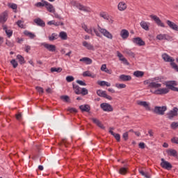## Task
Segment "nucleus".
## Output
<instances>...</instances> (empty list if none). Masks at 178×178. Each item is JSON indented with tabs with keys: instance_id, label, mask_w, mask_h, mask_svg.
Segmentation results:
<instances>
[{
	"instance_id": "nucleus-31",
	"label": "nucleus",
	"mask_w": 178,
	"mask_h": 178,
	"mask_svg": "<svg viewBox=\"0 0 178 178\" xmlns=\"http://www.w3.org/2000/svg\"><path fill=\"white\" fill-rule=\"evenodd\" d=\"M134 76H135V77H143L144 76V72L143 71H135L134 72Z\"/></svg>"
},
{
	"instance_id": "nucleus-30",
	"label": "nucleus",
	"mask_w": 178,
	"mask_h": 178,
	"mask_svg": "<svg viewBox=\"0 0 178 178\" xmlns=\"http://www.w3.org/2000/svg\"><path fill=\"white\" fill-rule=\"evenodd\" d=\"M166 87H168V90H172V88L170 87V86L172 87H175L174 86H177V83L176 82V81H171L169 82V83H166Z\"/></svg>"
},
{
	"instance_id": "nucleus-17",
	"label": "nucleus",
	"mask_w": 178,
	"mask_h": 178,
	"mask_svg": "<svg viewBox=\"0 0 178 178\" xmlns=\"http://www.w3.org/2000/svg\"><path fill=\"white\" fill-rule=\"evenodd\" d=\"M79 109L81 112L90 113V111H91V106L88 104L81 105L79 106Z\"/></svg>"
},
{
	"instance_id": "nucleus-1",
	"label": "nucleus",
	"mask_w": 178,
	"mask_h": 178,
	"mask_svg": "<svg viewBox=\"0 0 178 178\" xmlns=\"http://www.w3.org/2000/svg\"><path fill=\"white\" fill-rule=\"evenodd\" d=\"M143 84L145 86H147L148 88H161L162 87V84L158 83L156 82H154V79H147L143 81Z\"/></svg>"
},
{
	"instance_id": "nucleus-64",
	"label": "nucleus",
	"mask_w": 178,
	"mask_h": 178,
	"mask_svg": "<svg viewBox=\"0 0 178 178\" xmlns=\"http://www.w3.org/2000/svg\"><path fill=\"white\" fill-rule=\"evenodd\" d=\"M170 87H171L172 91H176L177 92H178V88H176V87L172 86H170Z\"/></svg>"
},
{
	"instance_id": "nucleus-53",
	"label": "nucleus",
	"mask_w": 178,
	"mask_h": 178,
	"mask_svg": "<svg viewBox=\"0 0 178 178\" xmlns=\"http://www.w3.org/2000/svg\"><path fill=\"white\" fill-rule=\"evenodd\" d=\"M6 44L8 45V47H9L10 48H13V47H14V44L13 42L9 41V40H6Z\"/></svg>"
},
{
	"instance_id": "nucleus-32",
	"label": "nucleus",
	"mask_w": 178,
	"mask_h": 178,
	"mask_svg": "<svg viewBox=\"0 0 178 178\" xmlns=\"http://www.w3.org/2000/svg\"><path fill=\"white\" fill-rule=\"evenodd\" d=\"M17 59H18L19 63H20V65H23V64L26 63V60H24V57L22 56V55L18 54L17 56Z\"/></svg>"
},
{
	"instance_id": "nucleus-50",
	"label": "nucleus",
	"mask_w": 178,
	"mask_h": 178,
	"mask_svg": "<svg viewBox=\"0 0 178 178\" xmlns=\"http://www.w3.org/2000/svg\"><path fill=\"white\" fill-rule=\"evenodd\" d=\"M68 112H70V113H77V109L74 108H68L67 110Z\"/></svg>"
},
{
	"instance_id": "nucleus-27",
	"label": "nucleus",
	"mask_w": 178,
	"mask_h": 178,
	"mask_svg": "<svg viewBox=\"0 0 178 178\" xmlns=\"http://www.w3.org/2000/svg\"><path fill=\"white\" fill-rule=\"evenodd\" d=\"M83 45L85 47V48L89 49V51H94V46L88 43L87 41H83Z\"/></svg>"
},
{
	"instance_id": "nucleus-44",
	"label": "nucleus",
	"mask_w": 178,
	"mask_h": 178,
	"mask_svg": "<svg viewBox=\"0 0 178 178\" xmlns=\"http://www.w3.org/2000/svg\"><path fill=\"white\" fill-rule=\"evenodd\" d=\"M170 127L173 130H176V129H177L178 127V122H172V124H170Z\"/></svg>"
},
{
	"instance_id": "nucleus-21",
	"label": "nucleus",
	"mask_w": 178,
	"mask_h": 178,
	"mask_svg": "<svg viewBox=\"0 0 178 178\" xmlns=\"http://www.w3.org/2000/svg\"><path fill=\"white\" fill-rule=\"evenodd\" d=\"M34 23L39 26L40 27H45V22L41 18H37L34 19Z\"/></svg>"
},
{
	"instance_id": "nucleus-18",
	"label": "nucleus",
	"mask_w": 178,
	"mask_h": 178,
	"mask_svg": "<svg viewBox=\"0 0 178 178\" xmlns=\"http://www.w3.org/2000/svg\"><path fill=\"white\" fill-rule=\"evenodd\" d=\"M45 3V8L46 9H47L48 12H49L50 13H55V8L54 7V6L49 3L47 2H44Z\"/></svg>"
},
{
	"instance_id": "nucleus-36",
	"label": "nucleus",
	"mask_w": 178,
	"mask_h": 178,
	"mask_svg": "<svg viewBox=\"0 0 178 178\" xmlns=\"http://www.w3.org/2000/svg\"><path fill=\"white\" fill-rule=\"evenodd\" d=\"M60 98L62 101H64V102H70V97L67 95H61Z\"/></svg>"
},
{
	"instance_id": "nucleus-28",
	"label": "nucleus",
	"mask_w": 178,
	"mask_h": 178,
	"mask_svg": "<svg viewBox=\"0 0 178 178\" xmlns=\"http://www.w3.org/2000/svg\"><path fill=\"white\" fill-rule=\"evenodd\" d=\"M140 27H142V29H143V30H145L146 31H148L149 30V26L145 21L140 22Z\"/></svg>"
},
{
	"instance_id": "nucleus-55",
	"label": "nucleus",
	"mask_w": 178,
	"mask_h": 178,
	"mask_svg": "<svg viewBox=\"0 0 178 178\" xmlns=\"http://www.w3.org/2000/svg\"><path fill=\"white\" fill-rule=\"evenodd\" d=\"M171 143H172V144H178V138L177 137H173L171 139Z\"/></svg>"
},
{
	"instance_id": "nucleus-12",
	"label": "nucleus",
	"mask_w": 178,
	"mask_h": 178,
	"mask_svg": "<svg viewBox=\"0 0 178 178\" xmlns=\"http://www.w3.org/2000/svg\"><path fill=\"white\" fill-rule=\"evenodd\" d=\"M46 49H48L49 52H55L56 51V46L55 44H49L48 43H43L42 44Z\"/></svg>"
},
{
	"instance_id": "nucleus-61",
	"label": "nucleus",
	"mask_w": 178,
	"mask_h": 178,
	"mask_svg": "<svg viewBox=\"0 0 178 178\" xmlns=\"http://www.w3.org/2000/svg\"><path fill=\"white\" fill-rule=\"evenodd\" d=\"M22 115L21 113H19L15 115V117H16L17 120H20L21 118H22Z\"/></svg>"
},
{
	"instance_id": "nucleus-34",
	"label": "nucleus",
	"mask_w": 178,
	"mask_h": 178,
	"mask_svg": "<svg viewBox=\"0 0 178 178\" xmlns=\"http://www.w3.org/2000/svg\"><path fill=\"white\" fill-rule=\"evenodd\" d=\"M59 37L61 40H67V33L65 31H62L59 33Z\"/></svg>"
},
{
	"instance_id": "nucleus-56",
	"label": "nucleus",
	"mask_w": 178,
	"mask_h": 178,
	"mask_svg": "<svg viewBox=\"0 0 178 178\" xmlns=\"http://www.w3.org/2000/svg\"><path fill=\"white\" fill-rule=\"evenodd\" d=\"M76 83L77 84H79V86H87V83L81 80H76Z\"/></svg>"
},
{
	"instance_id": "nucleus-41",
	"label": "nucleus",
	"mask_w": 178,
	"mask_h": 178,
	"mask_svg": "<svg viewBox=\"0 0 178 178\" xmlns=\"http://www.w3.org/2000/svg\"><path fill=\"white\" fill-rule=\"evenodd\" d=\"M58 35L56 33H52L51 36H49V41H55V40H58Z\"/></svg>"
},
{
	"instance_id": "nucleus-22",
	"label": "nucleus",
	"mask_w": 178,
	"mask_h": 178,
	"mask_svg": "<svg viewBox=\"0 0 178 178\" xmlns=\"http://www.w3.org/2000/svg\"><path fill=\"white\" fill-rule=\"evenodd\" d=\"M119 79L120 80V81H130V80H131V76L121 74L119 76Z\"/></svg>"
},
{
	"instance_id": "nucleus-5",
	"label": "nucleus",
	"mask_w": 178,
	"mask_h": 178,
	"mask_svg": "<svg viewBox=\"0 0 178 178\" xmlns=\"http://www.w3.org/2000/svg\"><path fill=\"white\" fill-rule=\"evenodd\" d=\"M97 29L99 33H101V34H103V35L106 38H108V40H112V38H113V35H112V33L108 31V30H106V29L102 28L99 25H97Z\"/></svg>"
},
{
	"instance_id": "nucleus-19",
	"label": "nucleus",
	"mask_w": 178,
	"mask_h": 178,
	"mask_svg": "<svg viewBox=\"0 0 178 178\" xmlns=\"http://www.w3.org/2000/svg\"><path fill=\"white\" fill-rule=\"evenodd\" d=\"M162 58L163 59L164 62H171V63L175 62V59L170 57V56L166 53L162 54Z\"/></svg>"
},
{
	"instance_id": "nucleus-45",
	"label": "nucleus",
	"mask_w": 178,
	"mask_h": 178,
	"mask_svg": "<svg viewBox=\"0 0 178 178\" xmlns=\"http://www.w3.org/2000/svg\"><path fill=\"white\" fill-rule=\"evenodd\" d=\"M66 81H67V83H72V81H74V77H73V76H67L66 77Z\"/></svg>"
},
{
	"instance_id": "nucleus-43",
	"label": "nucleus",
	"mask_w": 178,
	"mask_h": 178,
	"mask_svg": "<svg viewBox=\"0 0 178 178\" xmlns=\"http://www.w3.org/2000/svg\"><path fill=\"white\" fill-rule=\"evenodd\" d=\"M11 65H13V67H14V69H16V67H17V66L19 65V64L17 63V61H16V60L13 59L10 61Z\"/></svg>"
},
{
	"instance_id": "nucleus-33",
	"label": "nucleus",
	"mask_w": 178,
	"mask_h": 178,
	"mask_svg": "<svg viewBox=\"0 0 178 178\" xmlns=\"http://www.w3.org/2000/svg\"><path fill=\"white\" fill-rule=\"evenodd\" d=\"M45 2L47 1H46L45 0H42L41 2L36 3L35 4V6H36L37 8H42L44 6H46Z\"/></svg>"
},
{
	"instance_id": "nucleus-48",
	"label": "nucleus",
	"mask_w": 178,
	"mask_h": 178,
	"mask_svg": "<svg viewBox=\"0 0 178 178\" xmlns=\"http://www.w3.org/2000/svg\"><path fill=\"white\" fill-rule=\"evenodd\" d=\"M156 39L159 40V41H162V40H165V34L157 35Z\"/></svg>"
},
{
	"instance_id": "nucleus-60",
	"label": "nucleus",
	"mask_w": 178,
	"mask_h": 178,
	"mask_svg": "<svg viewBox=\"0 0 178 178\" xmlns=\"http://www.w3.org/2000/svg\"><path fill=\"white\" fill-rule=\"evenodd\" d=\"M139 148H141V149H144L145 148V143L141 142L138 144Z\"/></svg>"
},
{
	"instance_id": "nucleus-57",
	"label": "nucleus",
	"mask_w": 178,
	"mask_h": 178,
	"mask_svg": "<svg viewBox=\"0 0 178 178\" xmlns=\"http://www.w3.org/2000/svg\"><path fill=\"white\" fill-rule=\"evenodd\" d=\"M22 23H23V22H22V20H18L17 22V24L18 25V27H20V29H23V27H24V26Z\"/></svg>"
},
{
	"instance_id": "nucleus-42",
	"label": "nucleus",
	"mask_w": 178,
	"mask_h": 178,
	"mask_svg": "<svg viewBox=\"0 0 178 178\" xmlns=\"http://www.w3.org/2000/svg\"><path fill=\"white\" fill-rule=\"evenodd\" d=\"M119 173H120V175H126V173H127V168L124 167L121 168L119 170Z\"/></svg>"
},
{
	"instance_id": "nucleus-6",
	"label": "nucleus",
	"mask_w": 178,
	"mask_h": 178,
	"mask_svg": "<svg viewBox=\"0 0 178 178\" xmlns=\"http://www.w3.org/2000/svg\"><path fill=\"white\" fill-rule=\"evenodd\" d=\"M150 92H152V94H155L156 95H163L169 92V88H159L154 91L152 90V89H151Z\"/></svg>"
},
{
	"instance_id": "nucleus-25",
	"label": "nucleus",
	"mask_w": 178,
	"mask_h": 178,
	"mask_svg": "<svg viewBox=\"0 0 178 178\" xmlns=\"http://www.w3.org/2000/svg\"><path fill=\"white\" fill-rule=\"evenodd\" d=\"M117 56H118L120 60H122V62H123L125 65H129V61H127L126 58L123 57V54L119 51H117Z\"/></svg>"
},
{
	"instance_id": "nucleus-13",
	"label": "nucleus",
	"mask_w": 178,
	"mask_h": 178,
	"mask_svg": "<svg viewBox=\"0 0 178 178\" xmlns=\"http://www.w3.org/2000/svg\"><path fill=\"white\" fill-rule=\"evenodd\" d=\"M6 20H8V11H4L0 14V23L3 24L6 23Z\"/></svg>"
},
{
	"instance_id": "nucleus-54",
	"label": "nucleus",
	"mask_w": 178,
	"mask_h": 178,
	"mask_svg": "<svg viewBox=\"0 0 178 178\" xmlns=\"http://www.w3.org/2000/svg\"><path fill=\"white\" fill-rule=\"evenodd\" d=\"M122 137H123L124 141H127V140H129V133H127V132L124 133L122 135Z\"/></svg>"
},
{
	"instance_id": "nucleus-62",
	"label": "nucleus",
	"mask_w": 178,
	"mask_h": 178,
	"mask_svg": "<svg viewBox=\"0 0 178 178\" xmlns=\"http://www.w3.org/2000/svg\"><path fill=\"white\" fill-rule=\"evenodd\" d=\"M108 68H106V64H103L101 67V70L102 72H104Z\"/></svg>"
},
{
	"instance_id": "nucleus-7",
	"label": "nucleus",
	"mask_w": 178,
	"mask_h": 178,
	"mask_svg": "<svg viewBox=\"0 0 178 178\" xmlns=\"http://www.w3.org/2000/svg\"><path fill=\"white\" fill-rule=\"evenodd\" d=\"M161 166L163 168V169H166V170H170L172 168H173V165L169 162L165 160V159L162 158L161 159Z\"/></svg>"
},
{
	"instance_id": "nucleus-49",
	"label": "nucleus",
	"mask_w": 178,
	"mask_h": 178,
	"mask_svg": "<svg viewBox=\"0 0 178 178\" xmlns=\"http://www.w3.org/2000/svg\"><path fill=\"white\" fill-rule=\"evenodd\" d=\"M35 90L39 92L40 94H44V88L40 87V86H36Z\"/></svg>"
},
{
	"instance_id": "nucleus-38",
	"label": "nucleus",
	"mask_w": 178,
	"mask_h": 178,
	"mask_svg": "<svg viewBox=\"0 0 178 178\" xmlns=\"http://www.w3.org/2000/svg\"><path fill=\"white\" fill-rule=\"evenodd\" d=\"M50 71L51 73H54V72H56L57 73H60L62 72V67H51L50 69Z\"/></svg>"
},
{
	"instance_id": "nucleus-2",
	"label": "nucleus",
	"mask_w": 178,
	"mask_h": 178,
	"mask_svg": "<svg viewBox=\"0 0 178 178\" xmlns=\"http://www.w3.org/2000/svg\"><path fill=\"white\" fill-rule=\"evenodd\" d=\"M72 87L73 89L74 90L75 94H76V95H80V94H81V95H87L88 94V90H87V88H83L81 89V88H80V86H79L78 85H76L74 83L72 84Z\"/></svg>"
},
{
	"instance_id": "nucleus-29",
	"label": "nucleus",
	"mask_w": 178,
	"mask_h": 178,
	"mask_svg": "<svg viewBox=\"0 0 178 178\" xmlns=\"http://www.w3.org/2000/svg\"><path fill=\"white\" fill-rule=\"evenodd\" d=\"M79 60L80 62H85L86 65H91L92 63V60L88 57H83Z\"/></svg>"
},
{
	"instance_id": "nucleus-14",
	"label": "nucleus",
	"mask_w": 178,
	"mask_h": 178,
	"mask_svg": "<svg viewBox=\"0 0 178 178\" xmlns=\"http://www.w3.org/2000/svg\"><path fill=\"white\" fill-rule=\"evenodd\" d=\"M137 104L140 105V106H143L145 108L147 111H151V107H149V104L145 101H138Z\"/></svg>"
},
{
	"instance_id": "nucleus-4",
	"label": "nucleus",
	"mask_w": 178,
	"mask_h": 178,
	"mask_svg": "<svg viewBox=\"0 0 178 178\" xmlns=\"http://www.w3.org/2000/svg\"><path fill=\"white\" fill-rule=\"evenodd\" d=\"M168 119L172 120L178 116V108L174 107L172 110L166 113Z\"/></svg>"
},
{
	"instance_id": "nucleus-40",
	"label": "nucleus",
	"mask_w": 178,
	"mask_h": 178,
	"mask_svg": "<svg viewBox=\"0 0 178 178\" xmlns=\"http://www.w3.org/2000/svg\"><path fill=\"white\" fill-rule=\"evenodd\" d=\"M100 17H103L105 20H109V16L106 15V13L102 12L99 13Z\"/></svg>"
},
{
	"instance_id": "nucleus-3",
	"label": "nucleus",
	"mask_w": 178,
	"mask_h": 178,
	"mask_svg": "<svg viewBox=\"0 0 178 178\" xmlns=\"http://www.w3.org/2000/svg\"><path fill=\"white\" fill-rule=\"evenodd\" d=\"M166 111H168V106H156L153 109V112L156 115H159L161 116H163Z\"/></svg>"
},
{
	"instance_id": "nucleus-52",
	"label": "nucleus",
	"mask_w": 178,
	"mask_h": 178,
	"mask_svg": "<svg viewBox=\"0 0 178 178\" xmlns=\"http://www.w3.org/2000/svg\"><path fill=\"white\" fill-rule=\"evenodd\" d=\"M91 120L95 123V124H97V126H98L101 122L100 120L97 118H91Z\"/></svg>"
},
{
	"instance_id": "nucleus-11",
	"label": "nucleus",
	"mask_w": 178,
	"mask_h": 178,
	"mask_svg": "<svg viewBox=\"0 0 178 178\" xmlns=\"http://www.w3.org/2000/svg\"><path fill=\"white\" fill-rule=\"evenodd\" d=\"M132 41L134 44H136V45L139 47H144V45H145V42L140 37L133 38Z\"/></svg>"
},
{
	"instance_id": "nucleus-63",
	"label": "nucleus",
	"mask_w": 178,
	"mask_h": 178,
	"mask_svg": "<svg viewBox=\"0 0 178 178\" xmlns=\"http://www.w3.org/2000/svg\"><path fill=\"white\" fill-rule=\"evenodd\" d=\"M114 138H115V140H117L118 143L120 141V134H117V135H115V137Z\"/></svg>"
},
{
	"instance_id": "nucleus-23",
	"label": "nucleus",
	"mask_w": 178,
	"mask_h": 178,
	"mask_svg": "<svg viewBox=\"0 0 178 178\" xmlns=\"http://www.w3.org/2000/svg\"><path fill=\"white\" fill-rule=\"evenodd\" d=\"M77 8L79 9V10H82L83 12H88V13L91 12V8H90V7L85 6L81 4H79Z\"/></svg>"
},
{
	"instance_id": "nucleus-15",
	"label": "nucleus",
	"mask_w": 178,
	"mask_h": 178,
	"mask_svg": "<svg viewBox=\"0 0 178 178\" xmlns=\"http://www.w3.org/2000/svg\"><path fill=\"white\" fill-rule=\"evenodd\" d=\"M166 23L170 29H172V30H175V31H178V26L177 24H175V22H172L170 20H167Z\"/></svg>"
},
{
	"instance_id": "nucleus-51",
	"label": "nucleus",
	"mask_w": 178,
	"mask_h": 178,
	"mask_svg": "<svg viewBox=\"0 0 178 178\" xmlns=\"http://www.w3.org/2000/svg\"><path fill=\"white\" fill-rule=\"evenodd\" d=\"M126 54L127 55H129V56H131V58H135L136 56V54H134V53H133L131 51H127Z\"/></svg>"
},
{
	"instance_id": "nucleus-37",
	"label": "nucleus",
	"mask_w": 178,
	"mask_h": 178,
	"mask_svg": "<svg viewBox=\"0 0 178 178\" xmlns=\"http://www.w3.org/2000/svg\"><path fill=\"white\" fill-rule=\"evenodd\" d=\"M8 8L13 9V10H17V4L14 3H8Z\"/></svg>"
},
{
	"instance_id": "nucleus-9",
	"label": "nucleus",
	"mask_w": 178,
	"mask_h": 178,
	"mask_svg": "<svg viewBox=\"0 0 178 178\" xmlns=\"http://www.w3.org/2000/svg\"><path fill=\"white\" fill-rule=\"evenodd\" d=\"M97 94L99 97H102V98H106V99H108V101H112L113 99L112 97L106 94V91L105 90H97Z\"/></svg>"
},
{
	"instance_id": "nucleus-20",
	"label": "nucleus",
	"mask_w": 178,
	"mask_h": 178,
	"mask_svg": "<svg viewBox=\"0 0 178 178\" xmlns=\"http://www.w3.org/2000/svg\"><path fill=\"white\" fill-rule=\"evenodd\" d=\"M118 10L123 12V10H126V9H127V5L124 1H121L118 3Z\"/></svg>"
},
{
	"instance_id": "nucleus-46",
	"label": "nucleus",
	"mask_w": 178,
	"mask_h": 178,
	"mask_svg": "<svg viewBox=\"0 0 178 178\" xmlns=\"http://www.w3.org/2000/svg\"><path fill=\"white\" fill-rule=\"evenodd\" d=\"M115 87L117 88H126V84H124V83H116Z\"/></svg>"
},
{
	"instance_id": "nucleus-59",
	"label": "nucleus",
	"mask_w": 178,
	"mask_h": 178,
	"mask_svg": "<svg viewBox=\"0 0 178 178\" xmlns=\"http://www.w3.org/2000/svg\"><path fill=\"white\" fill-rule=\"evenodd\" d=\"M97 84L99 86H100L101 87H104L106 84V81H97Z\"/></svg>"
},
{
	"instance_id": "nucleus-26",
	"label": "nucleus",
	"mask_w": 178,
	"mask_h": 178,
	"mask_svg": "<svg viewBox=\"0 0 178 178\" xmlns=\"http://www.w3.org/2000/svg\"><path fill=\"white\" fill-rule=\"evenodd\" d=\"M168 155H169L170 156H174L175 158H176V156H177V151H176V149H170L166 151Z\"/></svg>"
},
{
	"instance_id": "nucleus-47",
	"label": "nucleus",
	"mask_w": 178,
	"mask_h": 178,
	"mask_svg": "<svg viewBox=\"0 0 178 178\" xmlns=\"http://www.w3.org/2000/svg\"><path fill=\"white\" fill-rule=\"evenodd\" d=\"M170 65L172 69H175L176 72H178V65L176 64V63H175V61H173L172 63H170Z\"/></svg>"
},
{
	"instance_id": "nucleus-16",
	"label": "nucleus",
	"mask_w": 178,
	"mask_h": 178,
	"mask_svg": "<svg viewBox=\"0 0 178 178\" xmlns=\"http://www.w3.org/2000/svg\"><path fill=\"white\" fill-rule=\"evenodd\" d=\"M120 35L122 37V40H127V38H129V35H130V33L127 29H122L120 31Z\"/></svg>"
},
{
	"instance_id": "nucleus-8",
	"label": "nucleus",
	"mask_w": 178,
	"mask_h": 178,
	"mask_svg": "<svg viewBox=\"0 0 178 178\" xmlns=\"http://www.w3.org/2000/svg\"><path fill=\"white\" fill-rule=\"evenodd\" d=\"M100 108L104 112H113V107L108 103H102L100 104Z\"/></svg>"
},
{
	"instance_id": "nucleus-58",
	"label": "nucleus",
	"mask_w": 178,
	"mask_h": 178,
	"mask_svg": "<svg viewBox=\"0 0 178 178\" xmlns=\"http://www.w3.org/2000/svg\"><path fill=\"white\" fill-rule=\"evenodd\" d=\"M164 40L166 41H171L172 37H170L169 35L164 34Z\"/></svg>"
},
{
	"instance_id": "nucleus-24",
	"label": "nucleus",
	"mask_w": 178,
	"mask_h": 178,
	"mask_svg": "<svg viewBox=\"0 0 178 178\" xmlns=\"http://www.w3.org/2000/svg\"><path fill=\"white\" fill-rule=\"evenodd\" d=\"M3 30L5 31L6 35H8V37L9 38H10V37H12V35L13 34V31L10 30V29H8V26L3 25Z\"/></svg>"
},
{
	"instance_id": "nucleus-35",
	"label": "nucleus",
	"mask_w": 178,
	"mask_h": 178,
	"mask_svg": "<svg viewBox=\"0 0 178 178\" xmlns=\"http://www.w3.org/2000/svg\"><path fill=\"white\" fill-rule=\"evenodd\" d=\"M83 77H92V79H94L95 76L91 74V72L90 71H86L83 73Z\"/></svg>"
},
{
	"instance_id": "nucleus-10",
	"label": "nucleus",
	"mask_w": 178,
	"mask_h": 178,
	"mask_svg": "<svg viewBox=\"0 0 178 178\" xmlns=\"http://www.w3.org/2000/svg\"><path fill=\"white\" fill-rule=\"evenodd\" d=\"M149 17L152 19V20H154V22L156 23V24H157V26H159L160 27H165V24L162 22L159 17L156 15H151Z\"/></svg>"
},
{
	"instance_id": "nucleus-39",
	"label": "nucleus",
	"mask_w": 178,
	"mask_h": 178,
	"mask_svg": "<svg viewBox=\"0 0 178 178\" xmlns=\"http://www.w3.org/2000/svg\"><path fill=\"white\" fill-rule=\"evenodd\" d=\"M139 173L142 175L144 176L145 178H151V176L149 175V172H145L143 170H139Z\"/></svg>"
}]
</instances>
